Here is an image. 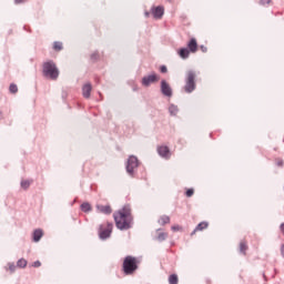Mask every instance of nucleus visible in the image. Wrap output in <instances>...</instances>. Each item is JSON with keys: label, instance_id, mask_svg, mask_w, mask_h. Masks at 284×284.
Listing matches in <instances>:
<instances>
[{"label": "nucleus", "instance_id": "obj_1", "mask_svg": "<svg viewBox=\"0 0 284 284\" xmlns=\"http://www.w3.org/2000/svg\"><path fill=\"white\" fill-rule=\"evenodd\" d=\"M115 219V227L121 231L130 230L133 223L132 210L130 205H124L122 209L113 213Z\"/></svg>", "mask_w": 284, "mask_h": 284}, {"label": "nucleus", "instance_id": "obj_2", "mask_svg": "<svg viewBox=\"0 0 284 284\" xmlns=\"http://www.w3.org/2000/svg\"><path fill=\"white\" fill-rule=\"evenodd\" d=\"M138 264L139 260L136 257H132V255L124 257V262L122 264L124 274L132 275L138 270Z\"/></svg>", "mask_w": 284, "mask_h": 284}, {"label": "nucleus", "instance_id": "obj_3", "mask_svg": "<svg viewBox=\"0 0 284 284\" xmlns=\"http://www.w3.org/2000/svg\"><path fill=\"white\" fill-rule=\"evenodd\" d=\"M196 73L193 70H189L185 74V84L183 90L185 93H192L196 89Z\"/></svg>", "mask_w": 284, "mask_h": 284}, {"label": "nucleus", "instance_id": "obj_4", "mask_svg": "<svg viewBox=\"0 0 284 284\" xmlns=\"http://www.w3.org/2000/svg\"><path fill=\"white\" fill-rule=\"evenodd\" d=\"M43 73L44 77L51 80H57L59 78V70L53 61H47L43 63Z\"/></svg>", "mask_w": 284, "mask_h": 284}, {"label": "nucleus", "instance_id": "obj_5", "mask_svg": "<svg viewBox=\"0 0 284 284\" xmlns=\"http://www.w3.org/2000/svg\"><path fill=\"white\" fill-rule=\"evenodd\" d=\"M113 231V224L110 222H105L104 224L100 225L99 235L101 240H106L111 236Z\"/></svg>", "mask_w": 284, "mask_h": 284}, {"label": "nucleus", "instance_id": "obj_6", "mask_svg": "<svg viewBox=\"0 0 284 284\" xmlns=\"http://www.w3.org/2000/svg\"><path fill=\"white\" fill-rule=\"evenodd\" d=\"M159 81H160V77L156 73H152V74L143 77L141 83L143 87L148 88L151 84L156 83Z\"/></svg>", "mask_w": 284, "mask_h": 284}, {"label": "nucleus", "instance_id": "obj_7", "mask_svg": "<svg viewBox=\"0 0 284 284\" xmlns=\"http://www.w3.org/2000/svg\"><path fill=\"white\" fill-rule=\"evenodd\" d=\"M139 166V160L136 156H129V161L126 162V172L133 175L134 170Z\"/></svg>", "mask_w": 284, "mask_h": 284}, {"label": "nucleus", "instance_id": "obj_8", "mask_svg": "<svg viewBox=\"0 0 284 284\" xmlns=\"http://www.w3.org/2000/svg\"><path fill=\"white\" fill-rule=\"evenodd\" d=\"M161 93L164 95V97H168V98H171L173 92H172V88L170 87L169 83H166L165 80H162L161 81Z\"/></svg>", "mask_w": 284, "mask_h": 284}, {"label": "nucleus", "instance_id": "obj_9", "mask_svg": "<svg viewBox=\"0 0 284 284\" xmlns=\"http://www.w3.org/2000/svg\"><path fill=\"white\" fill-rule=\"evenodd\" d=\"M156 151H158V154L163 158V159H166L169 160L171 158V152H170V149L169 146L166 145H160L156 148Z\"/></svg>", "mask_w": 284, "mask_h": 284}, {"label": "nucleus", "instance_id": "obj_10", "mask_svg": "<svg viewBox=\"0 0 284 284\" xmlns=\"http://www.w3.org/2000/svg\"><path fill=\"white\" fill-rule=\"evenodd\" d=\"M190 53H196L199 50L197 40L195 38H191L186 44Z\"/></svg>", "mask_w": 284, "mask_h": 284}, {"label": "nucleus", "instance_id": "obj_11", "mask_svg": "<svg viewBox=\"0 0 284 284\" xmlns=\"http://www.w3.org/2000/svg\"><path fill=\"white\" fill-rule=\"evenodd\" d=\"M151 13L154 19H161L164 16V8L161 6L151 9Z\"/></svg>", "mask_w": 284, "mask_h": 284}, {"label": "nucleus", "instance_id": "obj_12", "mask_svg": "<svg viewBox=\"0 0 284 284\" xmlns=\"http://www.w3.org/2000/svg\"><path fill=\"white\" fill-rule=\"evenodd\" d=\"M209 227L207 221H202L199 223V225L195 226V229L192 231L191 236H194L197 232H202Z\"/></svg>", "mask_w": 284, "mask_h": 284}, {"label": "nucleus", "instance_id": "obj_13", "mask_svg": "<svg viewBox=\"0 0 284 284\" xmlns=\"http://www.w3.org/2000/svg\"><path fill=\"white\" fill-rule=\"evenodd\" d=\"M92 92V85L90 83L84 84L82 87V95H84V99H90Z\"/></svg>", "mask_w": 284, "mask_h": 284}, {"label": "nucleus", "instance_id": "obj_14", "mask_svg": "<svg viewBox=\"0 0 284 284\" xmlns=\"http://www.w3.org/2000/svg\"><path fill=\"white\" fill-rule=\"evenodd\" d=\"M190 50L187 49V48H181V49H179V51H178V54H179V57L182 59V60H186V59H189V57H190Z\"/></svg>", "mask_w": 284, "mask_h": 284}, {"label": "nucleus", "instance_id": "obj_15", "mask_svg": "<svg viewBox=\"0 0 284 284\" xmlns=\"http://www.w3.org/2000/svg\"><path fill=\"white\" fill-rule=\"evenodd\" d=\"M159 225L164 226L171 223V217L169 215H161L158 220Z\"/></svg>", "mask_w": 284, "mask_h": 284}, {"label": "nucleus", "instance_id": "obj_16", "mask_svg": "<svg viewBox=\"0 0 284 284\" xmlns=\"http://www.w3.org/2000/svg\"><path fill=\"white\" fill-rule=\"evenodd\" d=\"M98 211L102 214H111L112 207L110 205H98Z\"/></svg>", "mask_w": 284, "mask_h": 284}, {"label": "nucleus", "instance_id": "obj_17", "mask_svg": "<svg viewBox=\"0 0 284 284\" xmlns=\"http://www.w3.org/2000/svg\"><path fill=\"white\" fill-rule=\"evenodd\" d=\"M42 236H43V231H42V229H37V230L34 231V233H33V241H34L36 243H38V242L42 239Z\"/></svg>", "mask_w": 284, "mask_h": 284}, {"label": "nucleus", "instance_id": "obj_18", "mask_svg": "<svg viewBox=\"0 0 284 284\" xmlns=\"http://www.w3.org/2000/svg\"><path fill=\"white\" fill-rule=\"evenodd\" d=\"M169 233H164L163 231H156V241L163 242L168 239Z\"/></svg>", "mask_w": 284, "mask_h": 284}, {"label": "nucleus", "instance_id": "obj_19", "mask_svg": "<svg viewBox=\"0 0 284 284\" xmlns=\"http://www.w3.org/2000/svg\"><path fill=\"white\" fill-rule=\"evenodd\" d=\"M80 209L82 212L89 213L92 210V205L89 202H84L82 205H80Z\"/></svg>", "mask_w": 284, "mask_h": 284}, {"label": "nucleus", "instance_id": "obj_20", "mask_svg": "<svg viewBox=\"0 0 284 284\" xmlns=\"http://www.w3.org/2000/svg\"><path fill=\"white\" fill-rule=\"evenodd\" d=\"M53 50H54L55 52L62 51V50H63V43L60 42V41L53 42Z\"/></svg>", "mask_w": 284, "mask_h": 284}, {"label": "nucleus", "instance_id": "obj_21", "mask_svg": "<svg viewBox=\"0 0 284 284\" xmlns=\"http://www.w3.org/2000/svg\"><path fill=\"white\" fill-rule=\"evenodd\" d=\"M247 250H248L247 242L245 241L240 242V252L243 254H246Z\"/></svg>", "mask_w": 284, "mask_h": 284}, {"label": "nucleus", "instance_id": "obj_22", "mask_svg": "<svg viewBox=\"0 0 284 284\" xmlns=\"http://www.w3.org/2000/svg\"><path fill=\"white\" fill-rule=\"evenodd\" d=\"M169 284H179V277L175 274L169 275Z\"/></svg>", "mask_w": 284, "mask_h": 284}, {"label": "nucleus", "instance_id": "obj_23", "mask_svg": "<svg viewBox=\"0 0 284 284\" xmlns=\"http://www.w3.org/2000/svg\"><path fill=\"white\" fill-rule=\"evenodd\" d=\"M178 112H179V108L176 105L172 104L169 106V113L171 115L175 116L178 114Z\"/></svg>", "mask_w": 284, "mask_h": 284}, {"label": "nucleus", "instance_id": "obj_24", "mask_svg": "<svg viewBox=\"0 0 284 284\" xmlns=\"http://www.w3.org/2000/svg\"><path fill=\"white\" fill-rule=\"evenodd\" d=\"M21 185H22V189L28 190L31 185V181L30 180H23Z\"/></svg>", "mask_w": 284, "mask_h": 284}, {"label": "nucleus", "instance_id": "obj_25", "mask_svg": "<svg viewBox=\"0 0 284 284\" xmlns=\"http://www.w3.org/2000/svg\"><path fill=\"white\" fill-rule=\"evenodd\" d=\"M171 231L172 232H182L183 227L180 226V224H174L173 226H171Z\"/></svg>", "mask_w": 284, "mask_h": 284}, {"label": "nucleus", "instance_id": "obj_26", "mask_svg": "<svg viewBox=\"0 0 284 284\" xmlns=\"http://www.w3.org/2000/svg\"><path fill=\"white\" fill-rule=\"evenodd\" d=\"M27 265H28L27 260H23V258L19 260V262H18L19 267L24 268V267H27Z\"/></svg>", "mask_w": 284, "mask_h": 284}, {"label": "nucleus", "instance_id": "obj_27", "mask_svg": "<svg viewBox=\"0 0 284 284\" xmlns=\"http://www.w3.org/2000/svg\"><path fill=\"white\" fill-rule=\"evenodd\" d=\"M10 92H11L12 94H16V93L18 92V85L14 84V83H11V84H10Z\"/></svg>", "mask_w": 284, "mask_h": 284}, {"label": "nucleus", "instance_id": "obj_28", "mask_svg": "<svg viewBox=\"0 0 284 284\" xmlns=\"http://www.w3.org/2000/svg\"><path fill=\"white\" fill-rule=\"evenodd\" d=\"M194 195V189H187L185 191V196L186 197H192Z\"/></svg>", "mask_w": 284, "mask_h": 284}, {"label": "nucleus", "instance_id": "obj_29", "mask_svg": "<svg viewBox=\"0 0 284 284\" xmlns=\"http://www.w3.org/2000/svg\"><path fill=\"white\" fill-rule=\"evenodd\" d=\"M271 3H272V0H260V6H262V7H265Z\"/></svg>", "mask_w": 284, "mask_h": 284}, {"label": "nucleus", "instance_id": "obj_30", "mask_svg": "<svg viewBox=\"0 0 284 284\" xmlns=\"http://www.w3.org/2000/svg\"><path fill=\"white\" fill-rule=\"evenodd\" d=\"M7 271H10L11 273H14V271H16V265H14V264H8Z\"/></svg>", "mask_w": 284, "mask_h": 284}, {"label": "nucleus", "instance_id": "obj_31", "mask_svg": "<svg viewBox=\"0 0 284 284\" xmlns=\"http://www.w3.org/2000/svg\"><path fill=\"white\" fill-rule=\"evenodd\" d=\"M160 72L161 73H166L168 72V68L165 65H161L160 67Z\"/></svg>", "mask_w": 284, "mask_h": 284}, {"label": "nucleus", "instance_id": "obj_32", "mask_svg": "<svg viewBox=\"0 0 284 284\" xmlns=\"http://www.w3.org/2000/svg\"><path fill=\"white\" fill-rule=\"evenodd\" d=\"M200 50L202 51V53H206L207 52V47L200 45Z\"/></svg>", "mask_w": 284, "mask_h": 284}, {"label": "nucleus", "instance_id": "obj_33", "mask_svg": "<svg viewBox=\"0 0 284 284\" xmlns=\"http://www.w3.org/2000/svg\"><path fill=\"white\" fill-rule=\"evenodd\" d=\"M33 267H40L41 266V262H36L34 264H32Z\"/></svg>", "mask_w": 284, "mask_h": 284}, {"label": "nucleus", "instance_id": "obj_34", "mask_svg": "<svg viewBox=\"0 0 284 284\" xmlns=\"http://www.w3.org/2000/svg\"><path fill=\"white\" fill-rule=\"evenodd\" d=\"M281 255L284 257V244L281 246Z\"/></svg>", "mask_w": 284, "mask_h": 284}, {"label": "nucleus", "instance_id": "obj_35", "mask_svg": "<svg viewBox=\"0 0 284 284\" xmlns=\"http://www.w3.org/2000/svg\"><path fill=\"white\" fill-rule=\"evenodd\" d=\"M280 230H281L282 234L284 235V224H281Z\"/></svg>", "mask_w": 284, "mask_h": 284}, {"label": "nucleus", "instance_id": "obj_36", "mask_svg": "<svg viewBox=\"0 0 284 284\" xmlns=\"http://www.w3.org/2000/svg\"><path fill=\"white\" fill-rule=\"evenodd\" d=\"M17 3H23L26 0H16Z\"/></svg>", "mask_w": 284, "mask_h": 284}, {"label": "nucleus", "instance_id": "obj_37", "mask_svg": "<svg viewBox=\"0 0 284 284\" xmlns=\"http://www.w3.org/2000/svg\"><path fill=\"white\" fill-rule=\"evenodd\" d=\"M168 2H171V0H166Z\"/></svg>", "mask_w": 284, "mask_h": 284}]
</instances>
